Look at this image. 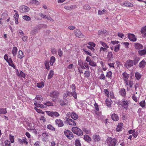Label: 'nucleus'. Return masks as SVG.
Listing matches in <instances>:
<instances>
[{
	"label": "nucleus",
	"mask_w": 146,
	"mask_h": 146,
	"mask_svg": "<svg viewBox=\"0 0 146 146\" xmlns=\"http://www.w3.org/2000/svg\"><path fill=\"white\" fill-rule=\"evenodd\" d=\"M73 133L78 136L82 135L83 132L79 128L77 127H73L72 129Z\"/></svg>",
	"instance_id": "f257e3e1"
},
{
	"label": "nucleus",
	"mask_w": 146,
	"mask_h": 146,
	"mask_svg": "<svg viewBox=\"0 0 146 146\" xmlns=\"http://www.w3.org/2000/svg\"><path fill=\"white\" fill-rule=\"evenodd\" d=\"M107 143L109 145L108 146H115L117 142L115 139H112L111 137H110L108 138Z\"/></svg>",
	"instance_id": "f03ea898"
},
{
	"label": "nucleus",
	"mask_w": 146,
	"mask_h": 146,
	"mask_svg": "<svg viewBox=\"0 0 146 146\" xmlns=\"http://www.w3.org/2000/svg\"><path fill=\"white\" fill-rule=\"evenodd\" d=\"M74 33L75 36L77 37L82 38L85 37L83 34L78 29H76L75 30Z\"/></svg>",
	"instance_id": "7ed1b4c3"
},
{
	"label": "nucleus",
	"mask_w": 146,
	"mask_h": 146,
	"mask_svg": "<svg viewBox=\"0 0 146 146\" xmlns=\"http://www.w3.org/2000/svg\"><path fill=\"white\" fill-rule=\"evenodd\" d=\"M46 112L49 116L52 117H57L60 115L59 113L56 111H46Z\"/></svg>",
	"instance_id": "20e7f679"
},
{
	"label": "nucleus",
	"mask_w": 146,
	"mask_h": 146,
	"mask_svg": "<svg viewBox=\"0 0 146 146\" xmlns=\"http://www.w3.org/2000/svg\"><path fill=\"white\" fill-rule=\"evenodd\" d=\"M134 60H127L124 64V66L127 68H130L133 65Z\"/></svg>",
	"instance_id": "39448f33"
},
{
	"label": "nucleus",
	"mask_w": 146,
	"mask_h": 146,
	"mask_svg": "<svg viewBox=\"0 0 146 146\" xmlns=\"http://www.w3.org/2000/svg\"><path fill=\"white\" fill-rule=\"evenodd\" d=\"M64 134L69 139H71L73 137V135L72 133L69 130H65L64 132Z\"/></svg>",
	"instance_id": "423d86ee"
},
{
	"label": "nucleus",
	"mask_w": 146,
	"mask_h": 146,
	"mask_svg": "<svg viewBox=\"0 0 146 146\" xmlns=\"http://www.w3.org/2000/svg\"><path fill=\"white\" fill-rule=\"evenodd\" d=\"M59 93L58 91L55 90L50 92L49 96L52 98H56L59 96Z\"/></svg>",
	"instance_id": "0eeeda50"
},
{
	"label": "nucleus",
	"mask_w": 146,
	"mask_h": 146,
	"mask_svg": "<svg viewBox=\"0 0 146 146\" xmlns=\"http://www.w3.org/2000/svg\"><path fill=\"white\" fill-rule=\"evenodd\" d=\"M29 9V8L27 6L23 5L21 7L19 11L20 12L23 13L28 12Z\"/></svg>",
	"instance_id": "6e6552de"
},
{
	"label": "nucleus",
	"mask_w": 146,
	"mask_h": 146,
	"mask_svg": "<svg viewBox=\"0 0 146 146\" xmlns=\"http://www.w3.org/2000/svg\"><path fill=\"white\" fill-rule=\"evenodd\" d=\"M65 119L69 125H73L74 126H75L76 125V123L74 120L67 117H66Z\"/></svg>",
	"instance_id": "1a4fd4ad"
},
{
	"label": "nucleus",
	"mask_w": 146,
	"mask_h": 146,
	"mask_svg": "<svg viewBox=\"0 0 146 146\" xmlns=\"http://www.w3.org/2000/svg\"><path fill=\"white\" fill-rule=\"evenodd\" d=\"M122 104L121 106L123 107L124 109L127 110L128 108V106L129 104V102L127 100H122L121 102Z\"/></svg>",
	"instance_id": "9d476101"
},
{
	"label": "nucleus",
	"mask_w": 146,
	"mask_h": 146,
	"mask_svg": "<svg viewBox=\"0 0 146 146\" xmlns=\"http://www.w3.org/2000/svg\"><path fill=\"white\" fill-rule=\"evenodd\" d=\"M128 37L130 40L133 41H135L137 40V38L133 34H128Z\"/></svg>",
	"instance_id": "9b49d317"
},
{
	"label": "nucleus",
	"mask_w": 146,
	"mask_h": 146,
	"mask_svg": "<svg viewBox=\"0 0 146 146\" xmlns=\"http://www.w3.org/2000/svg\"><path fill=\"white\" fill-rule=\"evenodd\" d=\"M27 139L25 137H24L22 139H18V143H19L22 144L23 143H25L26 145H27L28 144V142L26 141Z\"/></svg>",
	"instance_id": "f8f14e48"
},
{
	"label": "nucleus",
	"mask_w": 146,
	"mask_h": 146,
	"mask_svg": "<svg viewBox=\"0 0 146 146\" xmlns=\"http://www.w3.org/2000/svg\"><path fill=\"white\" fill-rule=\"evenodd\" d=\"M55 123L58 127H61L64 125L63 122L60 119H56V120Z\"/></svg>",
	"instance_id": "ddd939ff"
},
{
	"label": "nucleus",
	"mask_w": 146,
	"mask_h": 146,
	"mask_svg": "<svg viewBox=\"0 0 146 146\" xmlns=\"http://www.w3.org/2000/svg\"><path fill=\"white\" fill-rule=\"evenodd\" d=\"M60 105L61 106L66 105L68 103V101L66 99L61 100L59 102Z\"/></svg>",
	"instance_id": "4468645a"
},
{
	"label": "nucleus",
	"mask_w": 146,
	"mask_h": 146,
	"mask_svg": "<svg viewBox=\"0 0 146 146\" xmlns=\"http://www.w3.org/2000/svg\"><path fill=\"white\" fill-rule=\"evenodd\" d=\"M143 46L141 44L136 42L134 43V47L136 49H142Z\"/></svg>",
	"instance_id": "2eb2a0df"
},
{
	"label": "nucleus",
	"mask_w": 146,
	"mask_h": 146,
	"mask_svg": "<svg viewBox=\"0 0 146 146\" xmlns=\"http://www.w3.org/2000/svg\"><path fill=\"white\" fill-rule=\"evenodd\" d=\"M145 64L146 62L143 60L139 63V66L140 68H143L145 67Z\"/></svg>",
	"instance_id": "dca6fc26"
},
{
	"label": "nucleus",
	"mask_w": 146,
	"mask_h": 146,
	"mask_svg": "<svg viewBox=\"0 0 146 146\" xmlns=\"http://www.w3.org/2000/svg\"><path fill=\"white\" fill-rule=\"evenodd\" d=\"M111 118L113 120L115 121H117L119 119L118 115L115 113H113L111 115Z\"/></svg>",
	"instance_id": "f3484780"
},
{
	"label": "nucleus",
	"mask_w": 146,
	"mask_h": 146,
	"mask_svg": "<svg viewBox=\"0 0 146 146\" xmlns=\"http://www.w3.org/2000/svg\"><path fill=\"white\" fill-rule=\"evenodd\" d=\"M93 138L95 141L98 142L100 140V137L99 135H96L93 136Z\"/></svg>",
	"instance_id": "a211bd4d"
},
{
	"label": "nucleus",
	"mask_w": 146,
	"mask_h": 146,
	"mask_svg": "<svg viewBox=\"0 0 146 146\" xmlns=\"http://www.w3.org/2000/svg\"><path fill=\"white\" fill-rule=\"evenodd\" d=\"M84 140L88 143H89L91 140V138L88 135H84Z\"/></svg>",
	"instance_id": "6ab92c4d"
},
{
	"label": "nucleus",
	"mask_w": 146,
	"mask_h": 146,
	"mask_svg": "<svg viewBox=\"0 0 146 146\" xmlns=\"http://www.w3.org/2000/svg\"><path fill=\"white\" fill-rule=\"evenodd\" d=\"M138 53L141 56L146 54V49L139 50L138 51Z\"/></svg>",
	"instance_id": "aec40b11"
},
{
	"label": "nucleus",
	"mask_w": 146,
	"mask_h": 146,
	"mask_svg": "<svg viewBox=\"0 0 146 146\" xmlns=\"http://www.w3.org/2000/svg\"><path fill=\"white\" fill-rule=\"evenodd\" d=\"M119 93L123 97H124L126 95L125 89L124 88L121 89L119 91Z\"/></svg>",
	"instance_id": "412c9836"
},
{
	"label": "nucleus",
	"mask_w": 146,
	"mask_h": 146,
	"mask_svg": "<svg viewBox=\"0 0 146 146\" xmlns=\"http://www.w3.org/2000/svg\"><path fill=\"white\" fill-rule=\"evenodd\" d=\"M55 57L52 56L50 57V63L51 66H53V64L55 62Z\"/></svg>",
	"instance_id": "4be33fe9"
},
{
	"label": "nucleus",
	"mask_w": 146,
	"mask_h": 146,
	"mask_svg": "<svg viewBox=\"0 0 146 146\" xmlns=\"http://www.w3.org/2000/svg\"><path fill=\"white\" fill-rule=\"evenodd\" d=\"M123 78L124 79V80L125 82H127V80L129 77V75L126 72H123Z\"/></svg>",
	"instance_id": "5701e85b"
},
{
	"label": "nucleus",
	"mask_w": 146,
	"mask_h": 146,
	"mask_svg": "<svg viewBox=\"0 0 146 146\" xmlns=\"http://www.w3.org/2000/svg\"><path fill=\"white\" fill-rule=\"evenodd\" d=\"M14 17L15 20V24L17 25L19 23L18 20L19 18V15L18 13H16L14 16Z\"/></svg>",
	"instance_id": "b1692460"
},
{
	"label": "nucleus",
	"mask_w": 146,
	"mask_h": 146,
	"mask_svg": "<svg viewBox=\"0 0 146 146\" xmlns=\"http://www.w3.org/2000/svg\"><path fill=\"white\" fill-rule=\"evenodd\" d=\"M71 116L72 118L74 120H76L78 118V115L75 113L73 112L71 114Z\"/></svg>",
	"instance_id": "393cba45"
},
{
	"label": "nucleus",
	"mask_w": 146,
	"mask_h": 146,
	"mask_svg": "<svg viewBox=\"0 0 146 146\" xmlns=\"http://www.w3.org/2000/svg\"><path fill=\"white\" fill-rule=\"evenodd\" d=\"M70 95H71V92L68 91H66V92L64 94L63 96V99H66L67 97L68 96H70Z\"/></svg>",
	"instance_id": "a878e982"
},
{
	"label": "nucleus",
	"mask_w": 146,
	"mask_h": 146,
	"mask_svg": "<svg viewBox=\"0 0 146 146\" xmlns=\"http://www.w3.org/2000/svg\"><path fill=\"white\" fill-rule=\"evenodd\" d=\"M53 74H54L53 71H52V70H51L50 71V72L48 74V79H50V78H51L53 76Z\"/></svg>",
	"instance_id": "bb28decb"
},
{
	"label": "nucleus",
	"mask_w": 146,
	"mask_h": 146,
	"mask_svg": "<svg viewBox=\"0 0 146 146\" xmlns=\"http://www.w3.org/2000/svg\"><path fill=\"white\" fill-rule=\"evenodd\" d=\"M34 105L35 106L37 107H40L41 108H44V106L42 104H40L39 103H38L37 102H35Z\"/></svg>",
	"instance_id": "cd10ccee"
},
{
	"label": "nucleus",
	"mask_w": 146,
	"mask_h": 146,
	"mask_svg": "<svg viewBox=\"0 0 146 146\" xmlns=\"http://www.w3.org/2000/svg\"><path fill=\"white\" fill-rule=\"evenodd\" d=\"M24 56V55L23 54L22 51L20 50L19 52V54L18 55V58L20 59H22Z\"/></svg>",
	"instance_id": "c85d7f7f"
},
{
	"label": "nucleus",
	"mask_w": 146,
	"mask_h": 146,
	"mask_svg": "<svg viewBox=\"0 0 146 146\" xmlns=\"http://www.w3.org/2000/svg\"><path fill=\"white\" fill-rule=\"evenodd\" d=\"M17 48L16 47H14L12 50V53L13 56H15L17 54Z\"/></svg>",
	"instance_id": "c756f323"
},
{
	"label": "nucleus",
	"mask_w": 146,
	"mask_h": 146,
	"mask_svg": "<svg viewBox=\"0 0 146 146\" xmlns=\"http://www.w3.org/2000/svg\"><path fill=\"white\" fill-rule=\"evenodd\" d=\"M44 86V83L42 82L40 83H37V86L39 88H42Z\"/></svg>",
	"instance_id": "7c9ffc66"
},
{
	"label": "nucleus",
	"mask_w": 146,
	"mask_h": 146,
	"mask_svg": "<svg viewBox=\"0 0 146 146\" xmlns=\"http://www.w3.org/2000/svg\"><path fill=\"white\" fill-rule=\"evenodd\" d=\"M113 54L111 52H108V57L109 58V60H111V59L113 58Z\"/></svg>",
	"instance_id": "2f4dec72"
},
{
	"label": "nucleus",
	"mask_w": 146,
	"mask_h": 146,
	"mask_svg": "<svg viewBox=\"0 0 146 146\" xmlns=\"http://www.w3.org/2000/svg\"><path fill=\"white\" fill-rule=\"evenodd\" d=\"M17 72H18L17 75L18 76H21V77L25 78V77L26 76L25 73L24 72H23L22 71H21L20 72V73H19L18 70H17Z\"/></svg>",
	"instance_id": "473e14b6"
},
{
	"label": "nucleus",
	"mask_w": 146,
	"mask_h": 146,
	"mask_svg": "<svg viewBox=\"0 0 146 146\" xmlns=\"http://www.w3.org/2000/svg\"><path fill=\"white\" fill-rule=\"evenodd\" d=\"M123 5L124 6L126 7H132L133 5L132 4L126 1L124 2Z\"/></svg>",
	"instance_id": "72a5a7b5"
},
{
	"label": "nucleus",
	"mask_w": 146,
	"mask_h": 146,
	"mask_svg": "<svg viewBox=\"0 0 146 146\" xmlns=\"http://www.w3.org/2000/svg\"><path fill=\"white\" fill-rule=\"evenodd\" d=\"M107 33V32L106 30H103V31H99V33L100 35H104L105 36H106V35Z\"/></svg>",
	"instance_id": "f704fd0d"
},
{
	"label": "nucleus",
	"mask_w": 146,
	"mask_h": 146,
	"mask_svg": "<svg viewBox=\"0 0 146 146\" xmlns=\"http://www.w3.org/2000/svg\"><path fill=\"white\" fill-rule=\"evenodd\" d=\"M44 104L48 106H53V104L49 101L46 102V103H44Z\"/></svg>",
	"instance_id": "c9c22d12"
},
{
	"label": "nucleus",
	"mask_w": 146,
	"mask_h": 146,
	"mask_svg": "<svg viewBox=\"0 0 146 146\" xmlns=\"http://www.w3.org/2000/svg\"><path fill=\"white\" fill-rule=\"evenodd\" d=\"M47 128L52 131H55V128L50 124L47 125Z\"/></svg>",
	"instance_id": "e433bc0d"
},
{
	"label": "nucleus",
	"mask_w": 146,
	"mask_h": 146,
	"mask_svg": "<svg viewBox=\"0 0 146 146\" xmlns=\"http://www.w3.org/2000/svg\"><path fill=\"white\" fill-rule=\"evenodd\" d=\"M135 76L136 78L139 80L140 79L141 77V75L138 72H136L135 74Z\"/></svg>",
	"instance_id": "4c0bfd02"
},
{
	"label": "nucleus",
	"mask_w": 146,
	"mask_h": 146,
	"mask_svg": "<svg viewBox=\"0 0 146 146\" xmlns=\"http://www.w3.org/2000/svg\"><path fill=\"white\" fill-rule=\"evenodd\" d=\"M75 145L76 146H81V144L79 140L76 139L75 142Z\"/></svg>",
	"instance_id": "58836bf2"
},
{
	"label": "nucleus",
	"mask_w": 146,
	"mask_h": 146,
	"mask_svg": "<svg viewBox=\"0 0 146 146\" xmlns=\"http://www.w3.org/2000/svg\"><path fill=\"white\" fill-rule=\"evenodd\" d=\"M83 8L85 10H89L90 9L91 7L88 4H87L84 6Z\"/></svg>",
	"instance_id": "ea45409f"
},
{
	"label": "nucleus",
	"mask_w": 146,
	"mask_h": 146,
	"mask_svg": "<svg viewBox=\"0 0 146 146\" xmlns=\"http://www.w3.org/2000/svg\"><path fill=\"white\" fill-rule=\"evenodd\" d=\"M140 59L138 57H135L134 60L133 61V64L134 65H136L137 64L138 62V61Z\"/></svg>",
	"instance_id": "a19ab883"
},
{
	"label": "nucleus",
	"mask_w": 146,
	"mask_h": 146,
	"mask_svg": "<svg viewBox=\"0 0 146 146\" xmlns=\"http://www.w3.org/2000/svg\"><path fill=\"white\" fill-rule=\"evenodd\" d=\"M23 19L27 21H30L31 19L30 17L27 15H24L23 16Z\"/></svg>",
	"instance_id": "79ce46f5"
},
{
	"label": "nucleus",
	"mask_w": 146,
	"mask_h": 146,
	"mask_svg": "<svg viewBox=\"0 0 146 146\" xmlns=\"http://www.w3.org/2000/svg\"><path fill=\"white\" fill-rule=\"evenodd\" d=\"M44 64L47 70H49L50 68L49 62L48 61H45Z\"/></svg>",
	"instance_id": "37998d69"
},
{
	"label": "nucleus",
	"mask_w": 146,
	"mask_h": 146,
	"mask_svg": "<svg viewBox=\"0 0 146 146\" xmlns=\"http://www.w3.org/2000/svg\"><path fill=\"white\" fill-rule=\"evenodd\" d=\"M100 43L104 48H109V46L105 43L101 41L100 42Z\"/></svg>",
	"instance_id": "c03bdc74"
},
{
	"label": "nucleus",
	"mask_w": 146,
	"mask_h": 146,
	"mask_svg": "<svg viewBox=\"0 0 146 146\" xmlns=\"http://www.w3.org/2000/svg\"><path fill=\"white\" fill-rule=\"evenodd\" d=\"M71 94L73 96L74 98L76 99L77 98V96L76 93L75 91H73V92L71 93Z\"/></svg>",
	"instance_id": "a18cd8bd"
},
{
	"label": "nucleus",
	"mask_w": 146,
	"mask_h": 146,
	"mask_svg": "<svg viewBox=\"0 0 146 146\" xmlns=\"http://www.w3.org/2000/svg\"><path fill=\"white\" fill-rule=\"evenodd\" d=\"M140 105L142 107H144L145 106V100L139 103Z\"/></svg>",
	"instance_id": "49530a36"
},
{
	"label": "nucleus",
	"mask_w": 146,
	"mask_h": 146,
	"mask_svg": "<svg viewBox=\"0 0 146 146\" xmlns=\"http://www.w3.org/2000/svg\"><path fill=\"white\" fill-rule=\"evenodd\" d=\"M89 64L92 66H96V63L92 60L90 62Z\"/></svg>",
	"instance_id": "de8ad7c7"
},
{
	"label": "nucleus",
	"mask_w": 146,
	"mask_h": 146,
	"mask_svg": "<svg viewBox=\"0 0 146 146\" xmlns=\"http://www.w3.org/2000/svg\"><path fill=\"white\" fill-rule=\"evenodd\" d=\"M141 33L143 34V33H146V26L143 27L141 29Z\"/></svg>",
	"instance_id": "09e8293b"
},
{
	"label": "nucleus",
	"mask_w": 146,
	"mask_h": 146,
	"mask_svg": "<svg viewBox=\"0 0 146 146\" xmlns=\"http://www.w3.org/2000/svg\"><path fill=\"white\" fill-rule=\"evenodd\" d=\"M37 32V29H32L31 31V33L32 35H35Z\"/></svg>",
	"instance_id": "8fccbe9b"
},
{
	"label": "nucleus",
	"mask_w": 146,
	"mask_h": 146,
	"mask_svg": "<svg viewBox=\"0 0 146 146\" xmlns=\"http://www.w3.org/2000/svg\"><path fill=\"white\" fill-rule=\"evenodd\" d=\"M35 99H36L38 101H40V102H41L42 101V97H40V96L39 95L36 96V97L35 98Z\"/></svg>",
	"instance_id": "3c124183"
},
{
	"label": "nucleus",
	"mask_w": 146,
	"mask_h": 146,
	"mask_svg": "<svg viewBox=\"0 0 146 146\" xmlns=\"http://www.w3.org/2000/svg\"><path fill=\"white\" fill-rule=\"evenodd\" d=\"M84 75L86 77L88 78L90 76V72L88 71H85Z\"/></svg>",
	"instance_id": "603ef678"
},
{
	"label": "nucleus",
	"mask_w": 146,
	"mask_h": 146,
	"mask_svg": "<svg viewBox=\"0 0 146 146\" xmlns=\"http://www.w3.org/2000/svg\"><path fill=\"white\" fill-rule=\"evenodd\" d=\"M8 16V15L5 13H3L1 15V17L4 19H5Z\"/></svg>",
	"instance_id": "864d4df0"
},
{
	"label": "nucleus",
	"mask_w": 146,
	"mask_h": 146,
	"mask_svg": "<svg viewBox=\"0 0 146 146\" xmlns=\"http://www.w3.org/2000/svg\"><path fill=\"white\" fill-rule=\"evenodd\" d=\"M119 44L117 45L114 48V51L115 52H117L119 49Z\"/></svg>",
	"instance_id": "5fc2aeb1"
},
{
	"label": "nucleus",
	"mask_w": 146,
	"mask_h": 146,
	"mask_svg": "<svg viewBox=\"0 0 146 146\" xmlns=\"http://www.w3.org/2000/svg\"><path fill=\"white\" fill-rule=\"evenodd\" d=\"M5 146H11L10 141L8 140L5 141Z\"/></svg>",
	"instance_id": "6e6d98bb"
},
{
	"label": "nucleus",
	"mask_w": 146,
	"mask_h": 146,
	"mask_svg": "<svg viewBox=\"0 0 146 146\" xmlns=\"http://www.w3.org/2000/svg\"><path fill=\"white\" fill-rule=\"evenodd\" d=\"M1 112L2 113L5 114L7 113V111L6 108H1Z\"/></svg>",
	"instance_id": "4d7b16f0"
},
{
	"label": "nucleus",
	"mask_w": 146,
	"mask_h": 146,
	"mask_svg": "<svg viewBox=\"0 0 146 146\" xmlns=\"http://www.w3.org/2000/svg\"><path fill=\"white\" fill-rule=\"evenodd\" d=\"M82 130L83 131L85 132L86 134H88L90 132V131L89 130L85 128H83Z\"/></svg>",
	"instance_id": "13d9d810"
},
{
	"label": "nucleus",
	"mask_w": 146,
	"mask_h": 146,
	"mask_svg": "<svg viewBox=\"0 0 146 146\" xmlns=\"http://www.w3.org/2000/svg\"><path fill=\"white\" fill-rule=\"evenodd\" d=\"M132 98L133 100L135 102H137V97H136L134 94L133 95V96H132Z\"/></svg>",
	"instance_id": "bf43d9fd"
},
{
	"label": "nucleus",
	"mask_w": 146,
	"mask_h": 146,
	"mask_svg": "<svg viewBox=\"0 0 146 146\" xmlns=\"http://www.w3.org/2000/svg\"><path fill=\"white\" fill-rule=\"evenodd\" d=\"M31 3L32 4H35L37 5H38L39 4L38 1L36 0H32Z\"/></svg>",
	"instance_id": "052dcab7"
},
{
	"label": "nucleus",
	"mask_w": 146,
	"mask_h": 146,
	"mask_svg": "<svg viewBox=\"0 0 146 146\" xmlns=\"http://www.w3.org/2000/svg\"><path fill=\"white\" fill-rule=\"evenodd\" d=\"M58 54L60 57H61L63 54V52L60 49L58 50Z\"/></svg>",
	"instance_id": "680f3d73"
},
{
	"label": "nucleus",
	"mask_w": 146,
	"mask_h": 146,
	"mask_svg": "<svg viewBox=\"0 0 146 146\" xmlns=\"http://www.w3.org/2000/svg\"><path fill=\"white\" fill-rule=\"evenodd\" d=\"M71 88L73 91H75L76 90V86L74 84H72L71 86Z\"/></svg>",
	"instance_id": "e2e57ef3"
},
{
	"label": "nucleus",
	"mask_w": 146,
	"mask_h": 146,
	"mask_svg": "<svg viewBox=\"0 0 146 146\" xmlns=\"http://www.w3.org/2000/svg\"><path fill=\"white\" fill-rule=\"evenodd\" d=\"M112 72L111 71H110L109 72H107L106 76L108 77L109 78H111V77Z\"/></svg>",
	"instance_id": "0e129e2a"
},
{
	"label": "nucleus",
	"mask_w": 146,
	"mask_h": 146,
	"mask_svg": "<svg viewBox=\"0 0 146 146\" xmlns=\"http://www.w3.org/2000/svg\"><path fill=\"white\" fill-rule=\"evenodd\" d=\"M35 109L36 111L37 112L39 113H42L43 112L41 110L39 109L36 107L35 108Z\"/></svg>",
	"instance_id": "69168bd1"
},
{
	"label": "nucleus",
	"mask_w": 146,
	"mask_h": 146,
	"mask_svg": "<svg viewBox=\"0 0 146 146\" xmlns=\"http://www.w3.org/2000/svg\"><path fill=\"white\" fill-rule=\"evenodd\" d=\"M104 92L106 95L107 96H109V92L108 90L105 89L104 90Z\"/></svg>",
	"instance_id": "338daca9"
},
{
	"label": "nucleus",
	"mask_w": 146,
	"mask_h": 146,
	"mask_svg": "<svg viewBox=\"0 0 146 146\" xmlns=\"http://www.w3.org/2000/svg\"><path fill=\"white\" fill-rule=\"evenodd\" d=\"M27 36H24L22 38V40L24 42H26L27 41Z\"/></svg>",
	"instance_id": "774afa93"
}]
</instances>
